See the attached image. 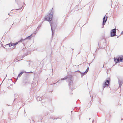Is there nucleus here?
<instances>
[{"mask_svg":"<svg viewBox=\"0 0 123 123\" xmlns=\"http://www.w3.org/2000/svg\"><path fill=\"white\" fill-rule=\"evenodd\" d=\"M53 16V14L50 13V14H49L46 16L45 17V20L49 21V22L51 26L52 36L54 34V31L53 30V27H54V29L56 26V25L55 23H53L52 21V22H51Z\"/></svg>","mask_w":123,"mask_h":123,"instance_id":"f257e3e1","label":"nucleus"},{"mask_svg":"<svg viewBox=\"0 0 123 123\" xmlns=\"http://www.w3.org/2000/svg\"><path fill=\"white\" fill-rule=\"evenodd\" d=\"M32 34H31V35L27 37L24 39H21L19 41L16 42V43H10L9 44H7L6 45V46H8L9 45V47H10L11 46H13V47L14 48L13 49H14L15 48V45H16L18 44V43L19 42H22L23 41H24L26 39H30L32 37Z\"/></svg>","mask_w":123,"mask_h":123,"instance_id":"f03ea898","label":"nucleus"},{"mask_svg":"<svg viewBox=\"0 0 123 123\" xmlns=\"http://www.w3.org/2000/svg\"><path fill=\"white\" fill-rule=\"evenodd\" d=\"M116 35V29H114L111 30V37L114 36Z\"/></svg>","mask_w":123,"mask_h":123,"instance_id":"7ed1b4c3","label":"nucleus"},{"mask_svg":"<svg viewBox=\"0 0 123 123\" xmlns=\"http://www.w3.org/2000/svg\"><path fill=\"white\" fill-rule=\"evenodd\" d=\"M72 77L71 76H69L68 77H65L64 78H63L61 80H59L57 82H60L62 80H65L67 79H70L71 80V78H72Z\"/></svg>","mask_w":123,"mask_h":123,"instance_id":"20e7f679","label":"nucleus"},{"mask_svg":"<svg viewBox=\"0 0 123 123\" xmlns=\"http://www.w3.org/2000/svg\"><path fill=\"white\" fill-rule=\"evenodd\" d=\"M108 18V17L107 16H105L103 18V25H105V23L106 22L107 19Z\"/></svg>","mask_w":123,"mask_h":123,"instance_id":"39448f33","label":"nucleus"},{"mask_svg":"<svg viewBox=\"0 0 123 123\" xmlns=\"http://www.w3.org/2000/svg\"><path fill=\"white\" fill-rule=\"evenodd\" d=\"M109 80H107L105 83L103 85V88H104L106 86H108V84L109 83Z\"/></svg>","mask_w":123,"mask_h":123,"instance_id":"423d86ee","label":"nucleus"},{"mask_svg":"<svg viewBox=\"0 0 123 123\" xmlns=\"http://www.w3.org/2000/svg\"><path fill=\"white\" fill-rule=\"evenodd\" d=\"M89 67L87 68L86 70L83 73H81V77H82L84 75L86 74V73L88 72V71L89 70Z\"/></svg>","mask_w":123,"mask_h":123,"instance_id":"0eeeda50","label":"nucleus"},{"mask_svg":"<svg viewBox=\"0 0 123 123\" xmlns=\"http://www.w3.org/2000/svg\"><path fill=\"white\" fill-rule=\"evenodd\" d=\"M114 61L116 63H117L119 62V58H116L115 59V58H114Z\"/></svg>","mask_w":123,"mask_h":123,"instance_id":"6e6552de","label":"nucleus"},{"mask_svg":"<svg viewBox=\"0 0 123 123\" xmlns=\"http://www.w3.org/2000/svg\"><path fill=\"white\" fill-rule=\"evenodd\" d=\"M123 83V81H122L119 80L118 83L119 84V87H120L122 83Z\"/></svg>","mask_w":123,"mask_h":123,"instance_id":"1a4fd4ad","label":"nucleus"},{"mask_svg":"<svg viewBox=\"0 0 123 123\" xmlns=\"http://www.w3.org/2000/svg\"><path fill=\"white\" fill-rule=\"evenodd\" d=\"M42 97H40L38 96L36 98V99L38 101H41L42 100Z\"/></svg>","mask_w":123,"mask_h":123,"instance_id":"9d476101","label":"nucleus"},{"mask_svg":"<svg viewBox=\"0 0 123 123\" xmlns=\"http://www.w3.org/2000/svg\"><path fill=\"white\" fill-rule=\"evenodd\" d=\"M24 72L23 71H22V72H20V74H18V77L17 78V79L18 77H20V76H21L24 73Z\"/></svg>","mask_w":123,"mask_h":123,"instance_id":"9b49d317","label":"nucleus"},{"mask_svg":"<svg viewBox=\"0 0 123 123\" xmlns=\"http://www.w3.org/2000/svg\"><path fill=\"white\" fill-rule=\"evenodd\" d=\"M37 83H35V82H33L31 84V85L33 86V87H35L36 86H37Z\"/></svg>","mask_w":123,"mask_h":123,"instance_id":"f8f14e48","label":"nucleus"},{"mask_svg":"<svg viewBox=\"0 0 123 123\" xmlns=\"http://www.w3.org/2000/svg\"><path fill=\"white\" fill-rule=\"evenodd\" d=\"M70 80V81L69 82V87H70L72 85L73 83V81L72 79L70 80V79H69Z\"/></svg>","mask_w":123,"mask_h":123,"instance_id":"ddd939ff","label":"nucleus"},{"mask_svg":"<svg viewBox=\"0 0 123 123\" xmlns=\"http://www.w3.org/2000/svg\"><path fill=\"white\" fill-rule=\"evenodd\" d=\"M119 58V61H123V57H120Z\"/></svg>","mask_w":123,"mask_h":123,"instance_id":"4468645a","label":"nucleus"},{"mask_svg":"<svg viewBox=\"0 0 123 123\" xmlns=\"http://www.w3.org/2000/svg\"><path fill=\"white\" fill-rule=\"evenodd\" d=\"M41 25H39L38 26V27H37V29H36V30H39V29L40 28V27H41Z\"/></svg>","mask_w":123,"mask_h":123,"instance_id":"2eb2a0df","label":"nucleus"},{"mask_svg":"<svg viewBox=\"0 0 123 123\" xmlns=\"http://www.w3.org/2000/svg\"><path fill=\"white\" fill-rule=\"evenodd\" d=\"M27 73H32L33 72H32L31 71V72H27Z\"/></svg>","mask_w":123,"mask_h":123,"instance_id":"dca6fc26","label":"nucleus"},{"mask_svg":"<svg viewBox=\"0 0 123 123\" xmlns=\"http://www.w3.org/2000/svg\"><path fill=\"white\" fill-rule=\"evenodd\" d=\"M123 34V31H122V32H121V35H122V34Z\"/></svg>","mask_w":123,"mask_h":123,"instance_id":"f3484780","label":"nucleus"},{"mask_svg":"<svg viewBox=\"0 0 123 123\" xmlns=\"http://www.w3.org/2000/svg\"><path fill=\"white\" fill-rule=\"evenodd\" d=\"M19 9H17L19 10Z\"/></svg>","mask_w":123,"mask_h":123,"instance_id":"a211bd4d","label":"nucleus"},{"mask_svg":"<svg viewBox=\"0 0 123 123\" xmlns=\"http://www.w3.org/2000/svg\"><path fill=\"white\" fill-rule=\"evenodd\" d=\"M123 120V119H121V120Z\"/></svg>","mask_w":123,"mask_h":123,"instance_id":"6ab92c4d","label":"nucleus"},{"mask_svg":"<svg viewBox=\"0 0 123 123\" xmlns=\"http://www.w3.org/2000/svg\"><path fill=\"white\" fill-rule=\"evenodd\" d=\"M93 123V121L92 122V123Z\"/></svg>","mask_w":123,"mask_h":123,"instance_id":"aec40b11","label":"nucleus"},{"mask_svg":"<svg viewBox=\"0 0 123 123\" xmlns=\"http://www.w3.org/2000/svg\"><path fill=\"white\" fill-rule=\"evenodd\" d=\"M36 33H35L34 34V35H35L36 34Z\"/></svg>","mask_w":123,"mask_h":123,"instance_id":"412c9836","label":"nucleus"},{"mask_svg":"<svg viewBox=\"0 0 123 123\" xmlns=\"http://www.w3.org/2000/svg\"><path fill=\"white\" fill-rule=\"evenodd\" d=\"M24 72H25V73L26 72L25 71Z\"/></svg>","mask_w":123,"mask_h":123,"instance_id":"4be33fe9","label":"nucleus"},{"mask_svg":"<svg viewBox=\"0 0 123 123\" xmlns=\"http://www.w3.org/2000/svg\"><path fill=\"white\" fill-rule=\"evenodd\" d=\"M69 80H68V81H69ZM69 80L70 81V80Z\"/></svg>","mask_w":123,"mask_h":123,"instance_id":"5701e85b","label":"nucleus"}]
</instances>
